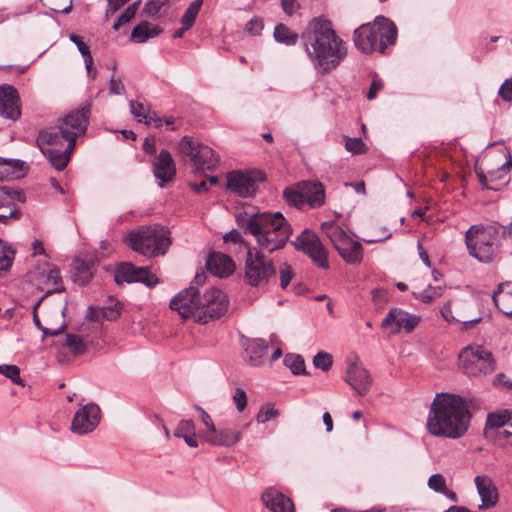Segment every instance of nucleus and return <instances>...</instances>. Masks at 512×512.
<instances>
[{
	"mask_svg": "<svg viewBox=\"0 0 512 512\" xmlns=\"http://www.w3.org/2000/svg\"><path fill=\"white\" fill-rule=\"evenodd\" d=\"M511 422V414L508 411L491 413L487 417V429H499Z\"/></svg>",
	"mask_w": 512,
	"mask_h": 512,
	"instance_id": "obj_44",
	"label": "nucleus"
},
{
	"mask_svg": "<svg viewBox=\"0 0 512 512\" xmlns=\"http://www.w3.org/2000/svg\"><path fill=\"white\" fill-rule=\"evenodd\" d=\"M396 39L395 24L383 16L376 17L373 23L361 25L353 34L355 46L365 54L373 52L383 54L388 46L395 44Z\"/></svg>",
	"mask_w": 512,
	"mask_h": 512,
	"instance_id": "obj_4",
	"label": "nucleus"
},
{
	"mask_svg": "<svg viewBox=\"0 0 512 512\" xmlns=\"http://www.w3.org/2000/svg\"><path fill=\"white\" fill-rule=\"evenodd\" d=\"M477 492L481 498L480 510H486L494 507L498 502V491L492 480L485 475L475 477Z\"/></svg>",
	"mask_w": 512,
	"mask_h": 512,
	"instance_id": "obj_23",
	"label": "nucleus"
},
{
	"mask_svg": "<svg viewBox=\"0 0 512 512\" xmlns=\"http://www.w3.org/2000/svg\"><path fill=\"white\" fill-rule=\"evenodd\" d=\"M428 487L438 493L446 492V480L440 473L433 474L428 479Z\"/></svg>",
	"mask_w": 512,
	"mask_h": 512,
	"instance_id": "obj_52",
	"label": "nucleus"
},
{
	"mask_svg": "<svg viewBox=\"0 0 512 512\" xmlns=\"http://www.w3.org/2000/svg\"><path fill=\"white\" fill-rule=\"evenodd\" d=\"M162 29L158 26L151 25L147 21H143L135 26L131 32V40L136 43H144L148 39L159 35Z\"/></svg>",
	"mask_w": 512,
	"mask_h": 512,
	"instance_id": "obj_35",
	"label": "nucleus"
},
{
	"mask_svg": "<svg viewBox=\"0 0 512 512\" xmlns=\"http://www.w3.org/2000/svg\"><path fill=\"white\" fill-rule=\"evenodd\" d=\"M37 145L48 162L56 170H63L69 163L74 149L69 148V139L56 126L48 127L39 132Z\"/></svg>",
	"mask_w": 512,
	"mask_h": 512,
	"instance_id": "obj_5",
	"label": "nucleus"
},
{
	"mask_svg": "<svg viewBox=\"0 0 512 512\" xmlns=\"http://www.w3.org/2000/svg\"><path fill=\"white\" fill-rule=\"evenodd\" d=\"M69 39L71 42H73L78 51L81 53V55L84 57L85 67L87 69V72H91V68L93 65V59L90 52V47L83 41V38L74 34H69Z\"/></svg>",
	"mask_w": 512,
	"mask_h": 512,
	"instance_id": "obj_40",
	"label": "nucleus"
},
{
	"mask_svg": "<svg viewBox=\"0 0 512 512\" xmlns=\"http://www.w3.org/2000/svg\"><path fill=\"white\" fill-rule=\"evenodd\" d=\"M232 399L236 406L237 411L238 412L244 411V409L247 406V394L242 388L237 387L235 389Z\"/></svg>",
	"mask_w": 512,
	"mask_h": 512,
	"instance_id": "obj_55",
	"label": "nucleus"
},
{
	"mask_svg": "<svg viewBox=\"0 0 512 512\" xmlns=\"http://www.w3.org/2000/svg\"><path fill=\"white\" fill-rule=\"evenodd\" d=\"M117 284L141 282L148 287H153L158 281L150 274L148 268H138L131 263H121L117 266L114 274Z\"/></svg>",
	"mask_w": 512,
	"mask_h": 512,
	"instance_id": "obj_17",
	"label": "nucleus"
},
{
	"mask_svg": "<svg viewBox=\"0 0 512 512\" xmlns=\"http://www.w3.org/2000/svg\"><path fill=\"white\" fill-rule=\"evenodd\" d=\"M242 358L250 366H261L265 362L268 344L263 339L245 338L241 341Z\"/></svg>",
	"mask_w": 512,
	"mask_h": 512,
	"instance_id": "obj_20",
	"label": "nucleus"
},
{
	"mask_svg": "<svg viewBox=\"0 0 512 512\" xmlns=\"http://www.w3.org/2000/svg\"><path fill=\"white\" fill-rule=\"evenodd\" d=\"M0 190H4L8 194L10 203H12V201L14 200L18 202H24L26 200L24 193L19 189L8 188L3 186L0 187Z\"/></svg>",
	"mask_w": 512,
	"mask_h": 512,
	"instance_id": "obj_62",
	"label": "nucleus"
},
{
	"mask_svg": "<svg viewBox=\"0 0 512 512\" xmlns=\"http://www.w3.org/2000/svg\"><path fill=\"white\" fill-rule=\"evenodd\" d=\"M420 318L417 315L410 314L400 308H392L382 321V327L390 329L391 333L396 334L404 331L412 332L418 325Z\"/></svg>",
	"mask_w": 512,
	"mask_h": 512,
	"instance_id": "obj_16",
	"label": "nucleus"
},
{
	"mask_svg": "<svg viewBox=\"0 0 512 512\" xmlns=\"http://www.w3.org/2000/svg\"><path fill=\"white\" fill-rule=\"evenodd\" d=\"M304 199L312 207L323 204L325 199L324 187L321 183L308 182L304 185Z\"/></svg>",
	"mask_w": 512,
	"mask_h": 512,
	"instance_id": "obj_38",
	"label": "nucleus"
},
{
	"mask_svg": "<svg viewBox=\"0 0 512 512\" xmlns=\"http://www.w3.org/2000/svg\"><path fill=\"white\" fill-rule=\"evenodd\" d=\"M471 414L465 400L453 394H437L427 418V429L438 437L458 439L468 430Z\"/></svg>",
	"mask_w": 512,
	"mask_h": 512,
	"instance_id": "obj_3",
	"label": "nucleus"
},
{
	"mask_svg": "<svg viewBox=\"0 0 512 512\" xmlns=\"http://www.w3.org/2000/svg\"><path fill=\"white\" fill-rule=\"evenodd\" d=\"M170 308L177 311L183 318L200 313V293L195 287L180 292L170 302Z\"/></svg>",
	"mask_w": 512,
	"mask_h": 512,
	"instance_id": "obj_18",
	"label": "nucleus"
},
{
	"mask_svg": "<svg viewBox=\"0 0 512 512\" xmlns=\"http://www.w3.org/2000/svg\"><path fill=\"white\" fill-rule=\"evenodd\" d=\"M321 230L330 239L336 251L350 238L345 230L333 221L323 222Z\"/></svg>",
	"mask_w": 512,
	"mask_h": 512,
	"instance_id": "obj_33",
	"label": "nucleus"
},
{
	"mask_svg": "<svg viewBox=\"0 0 512 512\" xmlns=\"http://www.w3.org/2000/svg\"><path fill=\"white\" fill-rule=\"evenodd\" d=\"M0 374L17 386H27V384L21 379L20 369L16 365L0 364Z\"/></svg>",
	"mask_w": 512,
	"mask_h": 512,
	"instance_id": "obj_43",
	"label": "nucleus"
},
{
	"mask_svg": "<svg viewBox=\"0 0 512 512\" xmlns=\"http://www.w3.org/2000/svg\"><path fill=\"white\" fill-rule=\"evenodd\" d=\"M460 305H461V302L457 299L447 302L441 308V315L449 323L461 322V323L467 325V324H474L479 321V319L467 320L466 317L458 311V308L460 307Z\"/></svg>",
	"mask_w": 512,
	"mask_h": 512,
	"instance_id": "obj_34",
	"label": "nucleus"
},
{
	"mask_svg": "<svg viewBox=\"0 0 512 512\" xmlns=\"http://www.w3.org/2000/svg\"><path fill=\"white\" fill-rule=\"evenodd\" d=\"M153 172L156 179L159 180V185L161 187H163L165 183L170 182L174 178L176 174V167L174 160L168 150L163 149L160 151L155 161L153 162Z\"/></svg>",
	"mask_w": 512,
	"mask_h": 512,
	"instance_id": "obj_22",
	"label": "nucleus"
},
{
	"mask_svg": "<svg viewBox=\"0 0 512 512\" xmlns=\"http://www.w3.org/2000/svg\"><path fill=\"white\" fill-rule=\"evenodd\" d=\"M280 274V285L283 289H285L291 282L293 277L292 267L286 263H283L279 267Z\"/></svg>",
	"mask_w": 512,
	"mask_h": 512,
	"instance_id": "obj_56",
	"label": "nucleus"
},
{
	"mask_svg": "<svg viewBox=\"0 0 512 512\" xmlns=\"http://www.w3.org/2000/svg\"><path fill=\"white\" fill-rule=\"evenodd\" d=\"M243 227L257 244L247 249L244 279L250 286L261 287L277 273L273 260L265 254L282 250L292 234V227L281 212L254 213L246 218Z\"/></svg>",
	"mask_w": 512,
	"mask_h": 512,
	"instance_id": "obj_1",
	"label": "nucleus"
},
{
	"mask_svg": "<svg viewBox=\"0 0 512 512\" xmlns=\"http://www.w3.org/2000/svg\"><path fill=\"white\" fill-rule=\"evenodd\" d=\"M63 346L67 347L69 351L75 356L84 353L86 350V344L83 342V340L79 336L73 334H67L65 336Z\"/></svg>",
	"mask_w": 512,
	"mask_h": 512,
	"instance_id": "obj_47",
	"label": "nucleus"
},
{
	"mask_svg": "<svg viewBox=\"0 0 512 512\" xmlns=\"http://www.w3.org/2000/svg\"><path fill=\"white\" fill-rule=\"evenodd\" d=\"M342 259L352 265H357L363 259V247L359 241L349 238L343 243V246L337 250Z\"/></svg>",
	"mask_w": 512,
	"mask_h": 512,
	"instance_id": "obj_31",
	"label": "nucleus"
},
{
	"mask_svg": "<svg viewBox=\"0 0 512 512\" xmlns=\"http://www.w3.org/2000/svg\"><path fill=\"white\" fill-rule=\"evenodd\" d=\"M39 303L40 301L34 304V325L37 326L43 332L44 337L58 336L66 328V324L64 321V309L57 307L52 312V318L45 320V323L43 324L36 314V309Z\"/></svg>",
	"mask_w": 512,
	"mask_h": 512,
	"instance_id": "obj_21",
	"label": "nucleus"
},
{
	"mask_svg": "<svg viewBox=\"0 0 512 512\" xmlns=\"http://www.w3.org/2000/svg\"><path fill=\"white\" fill-rule=\"evenodd\" d=\"M206 266L214 276L219 278L228 277L235 270V263L232 258L220 252L211 253Z\"/></svg>",
	"mask_w": 512,
	"mask_h": 512,
	"instance_id": "obj_28",
	"label": "nucleus"
},
{
	"mask_svg": "<svg viewBox=\"0 0 512 512\" xmlns=\"http://www.w3.org/2000/svg\"><path fill=\"white\" fill-rule=\"evenodd\" d=\"M17 90L8 84L0 85V116L16 121L21 116Z\"/></svg>",
	"mask_w": 512,
	"mask_h": 512,
	"instance_id": "obj_19",
	"label": "nucleus"
},
{
	"mask_svg": "<svg viewBox=\"0 0 512 512\" xmlns=\"http://www.w3.org/2000/svg\"><path fill=\"white\" fill-rule=\"evenodd\" d=\"M313 364L316 368L328 371L333 364L332 355L326 352H318L313 358Z\"/></svg>",
	"mask_w": 512,
	"mask_h": 512,
	"instance_id": "obj_51",
	"label": "nucleus"
},
{
	"mask_svg": "<svg viewBox=\"0 0 512 512\" xmlns=\"http://www.w3.org/2000/svg\"><path fill=\"white\" fill-rule=\"evenodd\" d=\"M34 258L44 257V259H38L34 263V286L43 292V296L40 301L47 295L59 292L62 290V279L60 276L59 269L52 263L47 261L49 254L43 243L39 240H34Z\"/></svg>",
	"mask_w": 512,
	"mask_h": 512,
	"instance_id": "obj_7",
	"label": "nucleus"
},
{
	"mask_svg": "<svg viewBox=\"0 0 512 512\" xmlns=\"http://www.w3.org/2000/svg\"><path fill=\"white\" fill-rule=\"evenodd\" d=\"M178 151L183 158H188L197 170H211L218 163V158L212 148L190 136H184L180 140Z\"/></svg>",
	"mask_w": 512,
	"mask_h": 512,
	"instance_id": "obj_10",
	"label": "nucleus"
},
{
	"mask_svg": "<svg viewBox=\"0 0 512 512\" xmlns=\"http://www.w3.org/2000/svg\"><path fill=\"white\" fill-rule=\"evenodd\" d=\"M169 0H150L145 5V12L149 16H156Z\"/></svg>",
	"mask_w": 512,
	"mask_h": 512,
	"instance_id": "obj_58",
	"label": "nucleus"
},
{
	"mask_svg": "<svg viewBox=\"0 0 512 512\" xmlns=\"http://www.w3.org/2000/svg\"><path fill=\"white\" fill-rule=\"evenodd\" d=\"M71 277L75 283L87 284L92 278L91 265L85 260L76 258L72 262Z\"/></svg>",
	"mask_w": 512,
	"mask_h": 512,
	"instance_id": "obj_36",
	"label": "nucleus"
},
{
	"mask_svg": "<svg viewBox=\"0 0 512 512\" xmlns=\"http://www.w3.org/2000/svg\"><path fill=\"white\" fill-rule=\"evenodd\" d=\"M459 368L470 377H480L492 373L495 363L490 351L479 345H469L459 353Z\"/></svg>",
	"mask_w": 512,
	"mask_h": 512,
	"instance_id": "obj_9",
	"label": "nucleus"
},
{
	"mask_svg": "<svg viewBox=\"0 0 512 512\" xmlns=\"http://www.w3.org/2000/svg\"><path fill=\"white\" fill-rule=\"evenodd\" d=\"M496 238L495 230L492 227L483 225L471 226L465 234L469 254L480 262H491L497 250Z\"/></svg>",
	"mask_w": 512,
	"mask_h": 512,
	"instance_id": "obj_8",
	"label": "nucleus"
},
{
	"mask_svg": "<svg viewBox=\"0 0 512 512\" xmlns=\"http://www.w3.org/2000/svg\"><path fill=\"white\" fill-rule=\"evenodd\" d=\"M229 306L226 294L217 288H212L200 295L199 320L207 322L208 319L220 318Z\"/></svg>",
	"mask_w": 512,
	"mask_h": 512,
	"instance_id": "obj_13",
	"label": "nucleus"
},
{
	"mask_svg": "<svg viewBox=\"0 0 512 512\" xmlns=\"http://www.w3.org/2000/svg\"><path fill=\"white\" fill-rule=\"evenodd\" d=\"M511 167L512 160L509 159L497 171L491 172L489 175L477 171V177L483 188L496 191L509 182L508 172Z\"/></svg>",
	"mask_w": 512,
	"mask_h": 512,
	"instance_id": "obj_26",
	"label": "nucleus"
},
{
	"mask_svg": "<svg viewBox=\"0 0 512 512\" xmlns=\"http://www.w3.org/2000/svg\"><path fill=\"white\" fill-rule=\"evenodd\" d=\"M227 188L241 196L248 197L256 190V183L248 174L234 171L227 175Z\"/></svg>",
	"mask_w": 512,
	"mask_h": 512,
	"instance_id": "obj_24",
	"label": "nucleus"
},
{
	"mask_svg": "<svg viewBox=\"0 0 512 512\" xmlns=\"http://www.w3.org/2000/svg\"><path fill=\"white\" fill-rule=\"evenodd\" d=\"M202 4L203 0H195L188 6L181 18V24L185 26V29H190L193 26Z\"/></svg>",
	"mask_w": 512,
	"mask_h": 512,
	"instance_id": "obj_42",
	"label": "nucleus"
},
{
	"mask_svg": "<svg viewBox=\"0 0 512 512\" xmlns=\"http://www.w3.org/2000/svg\"><path fill=\"white\" fill-rule=\"evenodd\" d=\"M383 88V82L378 79V78H374L372 83H371V86H370V89L367 93V99L368 100H373L376 96H377V93Z\"/></svg>",
	"mask_w": 512,
	"mask_h": 512,
	"instance_id": "obj_64",
	"label": "nucleus"
},
{
	"mask_svg": "<svg viewBox=\"0 0 512 512\" xmlns=\"http://www.w3.org/2000/svg\"><path fill=\"white\" fill-rule=\"evenodd\" d=\"M130 112L135 118H137L138 122L145 123L151 110L141 102L130 101Z\"/></svg>",
	"mask_w": 512,
	"mask_h": 512,
	"instance_id": "obj_50",
	"label": "nucleus"
},
{
	"mask_svg": "<svg viewBox=\"0 0 512 512\" xmlns=\"http://www.w3.org/2000/svg\"><path fill=\"white\" fill-rule=\"evenodd\" d=\"M195 431L194 423L192 420H182L175 429L174 436L182 438L187 434H191Z\"/></svg>",
	"mask_w": 512,
	"mask_h": 512,
	"instance_id": "obj_57",
	"label": "nucleus"
},
{
	"mask_svg": "<svg viewBox=\"0 0 512 512\" xmlns=\"http://www.w3.org/2000/svg\"><path fill=\"white\" fill-rule=\"evenodd\" d=\"M284 364L295 375L306 373L304 359L298 354H287L284 358Z\"/></svg>",
	"mask_w": 512,
	"mask_h": 512,
	"instance_id": "obj_45",
	"label": "nucleus"
},
{
	"mask_svg": "<svg viewBox=\"0 0 512 512\" xmlns=\"http://www.w3.org/2000/svg\"><path fill=\"white\" fill-rule=\"evenodd\" d=\"M284 197L289 203L298 204L299 202H304V188L302 191L286 189L284 191Z\"/></svg>",
	"mask_w": 512,
	"mask_h": 512,
	"instance_id": "obj_60",
	"label": "nucleus"
},
{
	"mask_svg": "<svg viewBox=\"0 0 512 512\" xmlns=\"http://www.w3.org/2000/svg\"><path fill=\"white\" fill-rule=\"evenodd\" d=\"M345 148L353 154H362L365 152V144L360 138L344 137Z\"/></svg>",
	"mask_w": 512,
	"mask_h": 512,
	"instance_id": "obj_53",
	"label": "nucleus"
},
{
	"mask_svg": "<svg viewBox=\"0 0 512 512\" xmlns=\"http://www.w3.org/2000/svg\"><path fill=\"white\" fill-rule=\"evenodd\" d=\"M300 39L308 59L320 74L335 70L348 53L346 43L336 33L332 23L323 17L312 19Z\"/></svg>",
	"mask_w": 512,
	"mask_h": 512,
	"instance_id": "obj_2",
	"label": "nucleus"
},
{
	"mask_svg": "<svg viewBox=\"0 0 512 512\" xmlns=\"http://www.w3.org/2000/svg\"><path fill=\"white\" fill-rule=\"evenodd\" d=\"M101 420L100 407L95 403L81 406L74 414L71 422V431L77 435L93 432Z\"/></svg>",
	"mask_w": 512,
	"mask_h": 512,
	"instance_id": "obj_14",
	"label": "nucleus"
},
{
	"mask_svg": "<svg viewBox=\"0 0 512 512\" xmlns=\"http://www.w3.org/2000/svg\"><path fill=\"white\" fill-rule=\"evenodd\" d=\"M274 38L277 42L285 45H294L298 40V34L293 32L284 24H279L274 30Z\"/></svg>",
	"mask_w": 512,
	"mask_h": 512,
	"instance_id": "obj_41",
	"label": "nucleus"
},
{
	"mask_svg": "<svg viewBox=\"0 0 512 512\" xmlns=\"http://www.w3.org/2000/svg\"><path fill=\"white\" fill-rule=\"evenodd\" d=\"M293 245L297 250L307 254L318 267L323 269L329 268L327 260L328 251L319 237L312 231L308 229L302 231L293 241Z\"/></svg>",
	"mask_w": 512,
	"mask_h": 512,
	"instance_id": "obj_12",
	"label": "nucleus"
},
{
	"mask_svg": "<svg viewBox=\"0 0 512 512\" xmlns=\"http://www.w3.org/2000/svg\"><path fill=\"white\" fill-rule=\"evenodd\" d=\"M109 92L113 95H122L125 92V87L120 78L111 76L109 81Z\"/></svg>",
	"mask_w": 512,
	"mask_h": 512,
	"instance_id": "obj_61",
	"label": "nucleus"
},
{
	"mask_svg": "<svg viewBox=\"0 0 512 512\" xmlns=\"http://www.w3.org/2000/svg\"><path fill=\"white\" fill-rule=\"evenodd\" d=\"M205 439L216 446H233L241 439V433L232 428H225L206 434Z\"/></svg>",
	"mask_w": 512,
	"mask_h": 512,
	"instance_id": "obj_30",
	"label": "nucleus"
},
{
	"mask_svg": "<svg viewBox=\"0 0 512 512\" xmlns=\"http://www.w3.org/2000/svg\"><path fill=\"white\" fill-rule=\"evenodd\" d=\"M20 211L13 203L9 202L8 194L4 190H0V222L9 223L20 218Z\"/></svg>",
	"mask_w": 512,
	"mask_h": 512,
	"instance_id": "obj_37",
	"label": "nucleus"
},
{
	"mask_svg": "<svg viewBox=\"0 0 512 512\" xmlns=\"http://www.w3.org/2000/svg\"><path fill=\"white\" fill-rule=\"evenodd\" d=\"M263 30V22L259 18H252L245 26V31L252 36H257Z\"/></svg>",
	"mask_w": 512,
	"mask_h": 512,
	"instance_id": "obj_59",
	"label": "nucleus"
},
{
	"mask_svg": "<svg viewBox=\"0 0 512 512\" xmlns=\"http://www.w3.org/2000/svg\"><path fill=\"white\" fill-rule=\"evenodd\" d=\"M28 172L24 161L13 158L0 157V181L20 179Z\"/></svg>",
	"mask_w": 512,
	"mask_h": 512,
	"instance_id": "obj_29",
	"label": "nucleus"
},
{
	"mask_svg": "<svg viewBox=\"0 0 512 512\" xmlns=\"http://www.w3.org/2000/svg\"><path fill=\"white\" fill-rule=\"evenodd\" d=\"M281 6L283 11L291 16L300 8V4L297 0H281Z\"/></svg>",
	"mask_w": 512,
	"mask_h": 512,
	"instance_id": "obj_63",
	"label": "nucleus"
},
{
	"mask_svg": "<svg viewBox=\"0 0 512 512\" xmlns=\"http://www.w3.org/2000/svg\"><path fill=\"white\" fill-rule=\"evenodd\" d=\"M90 115V105L69 111L58 120L60 132L69 139V148L75 149L76 139L86 134Z\"/></svg>",
	"mask_w": 512,
	"mask_h": 512,
	"instance_id": "obj_11",
	"label": "nucleus"
},
{
	"mask_svg": "<svg viewBox=\"0 0 512 512\" xmlns=\"http://www.w3.org/2000/svg\"><path fill=\"white\" fill-rule=\"evenodd\" d=\"M279 411L269 405L261 407L256 419L258 423H265L273 418L278 417Z\"/></svg>",
	"mask_w": 512,
	"mask_h": 512,
	"instance_id": "obj_54",
	"label": "nucleus"
},
{
	"mask_svg": "<svg viewBox=\"0 0 512 512\" xmlns=\"http://www.w3.org/2000/svg\"><path fill=\"white\" fill-rule=\"evenodd\" d=\"M139 3V1L132 3L120 14L116 22L113 24L114 30H118L121 25L130 22L134 18Z\"/></svg>",
	"mask_w": 512,
	"mask_h": 512,
	"instance_id": "obj_49",
	"label": "nucleus"
},
{
	"mask_svg": "<svg viewBox=\"0 0 512 512\" xmlns=\"http://www.w3.org/2000/svg\"><path fill=\"white\" fill-rule=\"evenodd\" d=\"M344 380L361 397L369 393L373 383L369 371L357 357L348 361Z\"/></svg>",
	"mask_w": 512,
	"mask_h": 512,
	"instance_id": "obj_15",
	"label": "nucleus"
},
{
	"mask_svg": "<svg viewBox=\"0 0 512 512\" xmlns=\"http://www.w3.org/2000/svg\"><path fill=\"white\" fill-rule=\"evenodd\" d=\"M261 500L271 512H294L291 499L274 488L266 489L262 493Z\"/></svg>",
	"mask_w": 512,
	"mask_h": 512,
	"instance_id": "obj_25",
	"label": "nucleus"
},
{
	"mask_svg": "<svg viewBox=\"0 0 512 512\" xmlns=\"http://www.w3.org/2000/svg\"><path fill=\"white\" fill-rule=\"evenodd\" d=\"M125 242L142 255L154 256L165 254L170 245V238L165 227L155 224L130 232L125 237Z\"/></svg>",
	"mask_w": 512,
	"mask_h": 512,
	"instance_id": "obj_6",
	"label": "nucleus"
},
{
	"mask_svg": "<svg viewBox=\"0 0 512 512\" xmlns=\"http://www.w3.org/2000/svg\"><path fill=\"white\" fill-rule=\"evenodd\" d=\"M443 288L441 286H428L426 289L419 293H415V297L424 303H431L443 294Z\"/></svg>",
	"mask_w": 512,
	"mask_h": 512,
	"instance_id": "obj_48",
	"label": "nucleus"
},
{
	"mask_svg": "<svg viewBox=\"0 0 512 512\" xmlns=\"http://www.w3.org/2000/svg\"><path fill=\"white\" fill-rule=\"evenodd\" d=\"M511 167L512 160L509 159L497 171L491 172L489 175L477 171V177L483 188L496 191L509 182L508 172Z\"/></svg>",
	"mask_w": 512,
	"mask_h": 512,
	"instance_id": "obj_27",
	"label": "nucleus"
},
{
	"mask_svg": "<svg viewBox=\"0 0 512 512\" xmlns=\"http://www.w3.org/2000/svg\"><path fill=\"white\" fill-rule=\"evenodd\" d=\"M13 259L14 251L0 239V274L10 269Z\"/></svg>",
	"mask_w": 512,
	"mask_h": 512,
	"instance_id": "obj_46",
	"label": "nucleus"
},
{
	"mask_svg": "<svg viewBox=\"0 0 512 512\" xmlns=\"http://www.w3.org/2000/svg\"><path fill=\"white\" fill-rule=\"evenodd\" d=\"M509 283H500L493 293V301L498 309L505 315L512 317V290H509Z\"/></svg>",
	"mask_w": 512,
	"mask_h": 512,
	"instance_id": "obj_32",
	"label": "nucleus"
},
{
	"mask_svg": "<svg viewBox=\"0 0 512 512\" xmlns=\"http://www.w3.org/2000/svg\"><path fill=\"white\" fill-rule=\"evenodd\" d=\"M120 316V309L118 307V304L106 306L102 308L97 309H89L88 317L91 319H105L108 321H114Z\"/></svg>",
	"mask_w": 512,
	"mask_h": 512,
	"instance_id": "obj_39",
	"label": "nucleus"
}]
</instances>
